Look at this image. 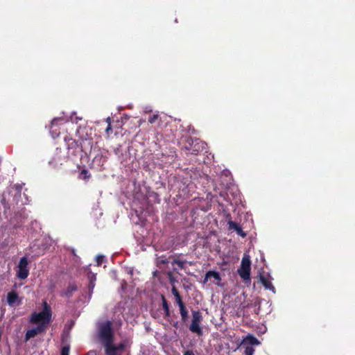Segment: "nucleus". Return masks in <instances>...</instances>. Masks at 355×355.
Wrapping results in <instances>:
<instances>
[{
	"instance_id": "obj_7",
	"label": "nucleus",
	"mask_w": 355,
	"mask_h": 355,
	"mask_svg": "<svg viewBox=\"0 0 355 355\" xmlns=\"http://www.w3.org/2000/svg\"><path fill=\"white\" fill-rule=\"evenodd\" d=\"M28 264V262L26 257H24L21 258L17 270V275L19 278L24 279L28 277L29 274Z\"/></svg>"
},
{
	"instance_id": "obj_32",
	"label": "nucleus",
	"mask_w": 355,
	"mask_h": 355,
	"mask_svg": "<svg viewBox=\"0 0 355 355\" xmlns=\"http://www.w3.org/2000/svg\"><path fill=\"white\" fill-rule=\"evenodd\" d=\"M173 326L175 328V329H178V322H174L173 324Z\"/></svg>"
},
{
	"instance_id": "obj_2",
	"label": "nucleus",
	"mask_w": 355,
	"mask_h": 355,
	"mask_svg": "<svg viewBox=\"0 0 355 355\" xmlns=\"http://www.w3.org/2000/svg\"><path fill=\"white\" fill-rule=\"evenodd\" d=\"M30 322L37 324V327L27 331L25 336L26 340L34 338L44 329V311H42L40 313H33L30 318Z\"/></svg>"
},
{
	"instance_id": "obj_4",
	"label": "nucleus",
	"mask_w": 355,
	"mask_h": 355,
	"mask_svg": "<svg viewBox=\"0 0 355 355\" xmlns=\"http://www.w3.org/2000/svg\"><path fill=\"white\" fill-rule=\"evenodd\" d=\"M202 320V315L200 311H192V320L189 327V330L197 334L198 336L202 335V329L200 327V323Z\"/></svg>"
},
{
	"instance_id": "obj_1",
	"label": "nucleus",
	"mask_w": 355,
	"mask_h": 355,
	"mask_svg": "<svg viewBox=\"0 0 355 355\" xmlns=\"http://www.w3.org/2000/svg\"><path fill=\"white\" fill-rule=\"evenodd\" d=\"M96 338L102 345L114 341V334L111 321L106 320L98 323Z\"/></svg>"
},
{
	"instance_id": "obj_15",
	"label": "nucleus",
	"mask_w": 355,
	"mask_h": 355,
	"mask_svg": "<svg viewBox=\"0 0 355 355\" xmlns=\"http://www.w3.org/2000/svg\"><path fill=\"white\" fill-rule=\"evenodd\" d=\"M179 308L182 320L185 322L189 318V312L185 306H181V307Z\"/></svg>"
},
{
	"instance_id": "obj_18",
	"label": "nucleus",
	"mask_w": 355,
	"mask_h": 355,
	"mask_svg": "<svg viewBox=\"0 0 355 355\" xmlns=\"http://www.w3.org/2000/svg\"><path fill=\"white\" fill-rule=\"evenodd\" d=\"M78 178L82 180H88L91 178V174L89 171L83 168L80 171Z\"/></svg>"
},
{
	"instance_id": "obj_10",
	"label": "nucleus",
	"mask_w": 355,
	"mask_h": 355,
	"mask_svg": "<svg viewBox=\"0 0 355 355\" xmlns=\"http://www.w3.org/2000/svg\"><path fill=\"white\" fill-rule=\"evenodd\" d=\"M8 303L10 306H13L15 304L19 305L21 303V299L19 297L18 295L15 292H10L7 295Z\"/></svg>"
},
{
	"instance_id": "obj_9",
	"label": "nucleus",
	"mask_w": 355,
	"mask_h": 355,
	"mask_svg": "<svg viewBox=\"0 0 355 355\" xmlns=\"http://www.w3.org/2000/svg\"><path fill=\"white\" fill-rule=\"evenodd\" d=\"M229 230H234L236 232L237 234L240 236L245 238L247 236V234L243 232L241 227L238 225L236 223L232 220H228L227 222Z\"/></svg>"
},
{
	"instance_id": "obj_12",
	"label": "nucleus",
	"mask_w": 355,
	"mask_h": 355,
	"mask_svg": "<svg viewBox=\"0 0 355 355\" xmlns=\"http://www.w3.org/2000/svg\"><path fill=\"white\" fill-rule=\"evenodd\" d=\"M258 345L260 344L259 340L254 337L253 335L248 334L245 338H244L241 343V345Z\"/></svg>"
},
{
	"instance_id": "obj_33",
	"label": "nucleus",
	"mask_w": 355,
	"mask_h": 355,
	"mask_svg": "<svg viewBox=\"0 0 355 355\" xmlns=\"http://www.w3.org/2000/svg\"><path fill=\"white\" fill-rule=\"evenodd\" d=\"M110 129H111L110 124H109L107 128H106V131L108 132Z\"/></svg>"
},
{
	"instance_id": "obj_22",
	"label": "nucleus",
	"mask_w": 355,
	"mask_h": 355,
	"mask_svg": "<svg viewBox=\"0 0 355 355\" xmlns=\"http://www.w3.org/2000/svg\"><path fill=\"white\" fill-rule=\"evenodd\" d=\"M172 264H176L180 269L184 268V262L183 261L179 259H174L172 262Z\"/></svg>"
},
{
	"instance_id": "obj_30",
	"label": "nucleus",
	"mask_w": 355,
	"mask_h": 355,
	"mask_svg": "<svg viewBox=\"0 0 355 355\" xmlns=\"http://www.w3.org/2000/svg\"><path fill=\"white\" fill-rule=\"evenodd\" d=\"M94 287V283L92 281H90L89 284V289L92 291L93 288Z\"/></svg>"
},
{
	"instance_id": "obj_34",
	"label": "nucleus",
	"mask_w": 355,
	"mask_h": 355,
	"mask_svg": "<svg viewBox=\"0 0 355 355\" xmlns=\"http://www.w3.org/2000/svg\"><path fill=\"white\" fill-rule=\"evenodd\" d=\"M71 252H72V254H73L74 256H76V252H75V250H74V249H72Z\"/></svg>"
},
{
	"instance_id": "obj_16",
	"label": "nucleus",
	"mask_w": 355,
	"mask_h": 355,
	"mask_svg": "<svg viewBox=\"0 0 355 355\" xmlns=\"http://www.w3.org/2000/svg\"><path fill=\"white\" fill-rule=\"evenodd\" d=\"M52 316V311L51 308L49 305L46 302V327L47 324L51 322Z\"/></svg>"
},
{
	"instance_id": "obj_31",
	"label": "nucleus",
	"mask_w": 355,
	"mask_h": 355,
	"mask_svg": "<svg viewBox=\"0 0 355 355\" xmlns=\"http://www.w3.org/2000/svg\"><path fill=\"white\" fill-rule=\"evenodd\" d=\"M97 352L96 351H89L87 355H96Z\"/></svg>"
},
{
	"instance_id": "obj_5",
	"label": "nucleus",
	"mask_w": 355,
	"mask_h": 355,
	"mask_svg": "<svg viewBox=\"0 0 355 355\" xmlns=\"http://www.w3.org/2000/svg\"><path fill=\"white\" fill-rule=\"evenodd\" d=\"M103 346L105 349V355H122L125 347L123 343H120L116 345L114 344V341L107 343Z\"/></svg>"
},
{
	"instance_id": "obj_21",
	"label": "nucleus",
	"mask_w": 355,
	"mask_h": 355,
	"mask_svg": "<svg viewBox=\"0 0 355 355\" xmlns=\"http://www.w3.org/2000/svg\"><path fill=\"white\" fill-rule=\"evenodd\" d=\"M254 352V349L252 347L248 345L245 347V350H244L245 355H253Z\"/></svg>"
},
{
	"instance_id": "obj_26",
	"label": "nucleus",
	"mask_w": 355,
	"mask_h": 355,
	"mask_svg": "<svg viewBox=\"0 0 355 355\" xmlns=\"http://www.w3.org/2000/svg\"><path fill=\"white\" fill-rule=\"evenodd\" d=\"M159 262L162 264H167L168 261L167 259L162 257L161 259L159 260Z\"/></svg>"
},
{
	"instance_id": "obj_8",
	"label": "nucleus",
	"mask_w": 355,
	"mask_h": 355,
	"mask_svg": "<svg viewBox=\"0 0 355 355\" xmlns=\"http://www.w3.org/2000/svg\"><path fill=\"white\" fill-rule=\"evenodd\" d=\"M63 121L64 119L62 118L54 119L51 121V124L49 128V132L53 139L58 137L60 135L61 130L60 123Z\"/></svg>"
},
{
	"instance_id": "obj_6",
	"label": "nucleus",
	"mask_w": 355,
	"mask_h": 355,
	"mask_svg": "<svg viewBox=\"0 0 355 355\" xmlns=\"http://www.w3.org/2000/svg\"><path fill=\"white\" fill-rule=\"evenodd\" d=\"M67 159L65 153L59 148H56L53 156L49 161V164L53 168L62 166Z\"/></svg>"
},
{
	"instance_id": "obj_27",
	"label": "nucleus",
	"mask_w": 355,
	"mask_h": 355,
	"mask_svg": "<svg viewBox=\"0 0 355 355\" xmlns=\"http://www.w3.org/2000/svg\"><path fill=\"white\" fill-rule=\"evenodd\" d=\"M76 289H77V288H76V286H69V287L68 288V292H69H69H70V293H71V292H73V291H76Z\"/></svg>"
},
{
	"instance_id": "obj_17",
	"label": "nucleus",
	"mask_w": 355,
	"mask_h": 355,
	"mask_svg": "<svg viewBox=\"0 0 355 355\" xmlns=\"http://www.w3.org/2000/svg\"><path fill=\"white\" fill-rule=\"evenodd\" d=\"M64 141L67 144V148L69 149L74 148L78 145L76 141L72 138L64 137Z\"/></svg>"
},
{
	"instance_id": "obj_20",
	"label": "nucleus",
	"mask_w": 355,
	"mask_h": 355,
	"mask_svg": "<svg viewBox=\"0 0 355 355\" xmlns=\"http://www.w3.org/2000/svg\"><path fill=\"white\" fill-rule=\"evenodd\" d=\"M69 345H64L61 348L60 355H69Z\"/></svg>"
},
{
	"instance_id": "obj_11",
	"label": "nucleus",
	"mask_w": 355,
	"mask_h": 355,
	"mask_svg": "<svg viewBox=\"0 0 355 355\" xmlns=\"http://www.w3.org/2000/svg\"><path fill=\"white\" fill-rule=\"evenodd\" d=\"M259 280L266 289L270 290L272 293H275V292H276L275 288L271 283L270 280H269L267 277H266L263 275H260Z\"/></svg>"
},
{
	"instance_id": "obj_24",
	"label": "nucleus",
	"mask_w": 355,
	"mask_h": 355,
	"mask_svg": "<svg viewBox=\"0 0 355 355\" xmlns=\"http://www.w3.org/2000/svg\"><path fill=\"white\" fill-rule=\"evenodd\" d=\"M162 308H163L164 311L169 309L168 302L164 295H162Z\"/></svg>"
},
{
	"instance_id": "obj_29",
	"label": "nucleus",
	"mask_w": 355,
	"mask_h": 355,
	"mask_svg": "<svg viewBox=\"0 0 355 355\" xmlns=\"http://www.w3.org/2000/svg\"><path fill=\"white\" fill-rule=\"evenodd\" d=\"M183 355H195L193 351L191 350H187L184 352Z\"/></svg>"
},
{
	"instance_id": "obj_13",
	"label": "nucleus",
	"mask_w": 355,
	"mask_h": 355,
	"mask_svg": "<svg viewBox=\"0 0 355 355\" xmlns=\"http://www.w3.org/2000/svg\"><path fill=\"white\" fill-rule=\"evenodd\" d=\"M211 277L214 278V279L217 281H220L221 278L220 276L219 272L214 271V270H209L207 272L205 279H204V283H206L208 279Z\"/></svg>"
},
{
	"instance_id": "obj_3",
	"label": "nucleus",
	"mask_w": 355,
	"mask_h": 355,
	"mask_svg": "<svg viewBox=\"0 0 355 355\" xmlns=\"http://www.w3.org/2000/svg\"><path fill=\"white\" fill-rule=\"evenodd\" d=\"M251 261L248 254H244L238 274L244 282L250 281Z\"/></svg>"
},
{
	"instance_id": "obj_23",
	"label": "nucleus",
	"mask_w": 355,
	"mask_h": 355,
	"mask_svg": "<svg viewBox=\"0 0 355 355\" xmlns=\"http://www.w3.org/2000/svg\"><path fill=\"white\" fill-rule=\"evenodd\" d=\"M159 115L157 114H154L152 115H150L148 119V121L150 123H154L158 119Z\"/></svg>"
},
{
	"instance_id": "obj_14",
	"label": "nucleus",
	"mask_w": 355,
	"mask_h": 355,
	"mask_svg": "<svg viewBox=\"0 0 355 355\" xmlns=\"http://www.w3.org/2000/svg\"><path fill=\"white\" fill-rule=\"evenodd\" d=\"M171 293L174 295L175 302L178 304V305L179 306V307H181V306H185L182 300V297L180 296L179 291L175 286L172 287Z\"/></svg>"
},
{
	"instance_id": "obj_28",
	"label": "nucleus",
	"mask_w": 355,
	"mask_h": 355,
	"mask_svg": "<svg viewBox=\"0 0 355 355\" xmlns=\"http://www.w3.org/2000/svg\"><path fill=\"white\" fill-rule=\"evenodd\" d=\"M164 313H165V318H168L171 315V312H170V309H169L164 310Z\"/></svg>"
},
{
	"instance_id": "obj_25",
	"label": "nucleus",
	"mask_w": 355,
	"mask_h": 355,
	"mask_svg": "<svg viewBox=\"0 0 355 355\" xmlns=\"http://www.w3.org/2000/svg\"><path fill=\"white\" fill-rule=\"evenodd\" d=\"M104 258L105 257L103 255H98L96 257V262H97L98 266H100L102 264V263L103 262Z\"/></svg>"
},
{
	"instance_id": "obj_19",
	"label": "nucleus",
	"mask_w": 355,
	"mask_h": 355,
	"mask_svg": "<svg viewBox=\"0 0 355 355\" xmlns=\"http://www.w3.org/2000/svg\"><path fill=\"white\" fill-rule=\"evenodd\" d=\"M49 241H50L49 245L52 246L53 250H54L56 246V242L55 241L52 240L49 236H48V237L46 236V241H45L46 245H47L49 244ZM47 248H48V247L46 246V250H47Z\"/></svg>"
}]
</instances>
